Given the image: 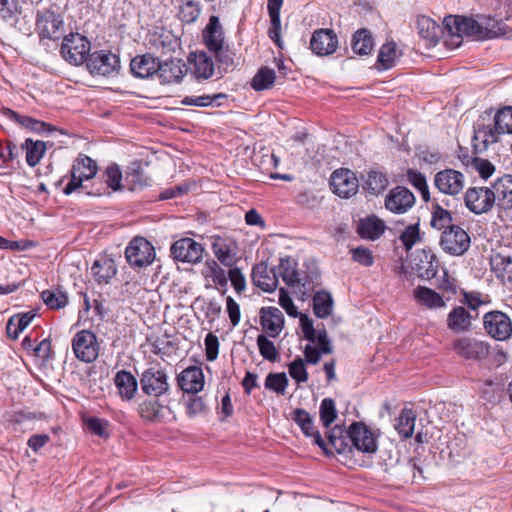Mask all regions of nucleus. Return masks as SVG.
<instances>
[{
    "label": "nucleus",
    "instance_id": "obj_50",
    "mask_svg": "<svg viewBox=\"0 0 512 512\" xmlns=\"http://www.w3.org/2000/svg\"><path fill=\"white\" fill-rule=\"evenodd\" d=\"M318 280V275L315 273L304 274L301 273L298 277V283L295 284L293 291L304 299L308 297L310 293L314 290L316 282Z\"/></svg>",
    "mask_w": 512,
    "mask_h": 512
},
{
    "label": "nucleus",
    "instance_id": "obj_10",
    "mask_svg": "<svg viewBox=\"0 0 512 512\" xmlns=\"http://www.w3.org/2000/svg\"><path fill=\"white\" fill-rule=\"evenodd\" d=\"M486 333L497 341H505L512 335V321L501 311H490L483 317Z\"/></svg>",
    "mask_w": 512,
    "mask_h": 512
},
{
    "label": "nucleus",
    "instance_id": "obj_36",
    "mask_svg": "<svg viewBox=\"0 0 512 512\" xmlns=\"http://www.w3.org/2000/svg\"><path fill=\"white\" fill-rule=\"evenodd\" d=\"M416 414L413 410L404 408L401 410L395 424V429L404 439L410 438L414 433Z\"/></svg>",
    "mask_w": 512,
    "mask_h": 512
},
{
    "label": "nucleus",
    "instance_id": "obj_6",
    "mask_svg": "<svg viewBox=\"0 0 512 512\" xmlns=\"http://www.w3.org/2000/svg\"><path fill=\"white\" fill-rule=\"evenodd\" d=\"M126 260L133 268H143L153 263L155 250L143 237H135L125 249Z\"/></svg>",
    "mask_w": 512,
    "mask_h": 512
},
{
    "label": "nucleus",
    "instance_id": "obj_24",
    "mask_svg": "<svg viewBox=\"0 0 512 512\" xmlns=\"http://www.w3.org/2000/svg\"><path fill=\"white\" fill-rule=\"evenodd\" d=\"M260 324L270 337H277L284 326V316L276 307L261 309Z\"/></svg>",
    "mask_w": 512,
    "mask_h": 512
},
{
    "label": "nucleus",
    "instance_id": "obj_55",
    "mask_svg": "<svg viewBox=\"0 0 512 512\" xmlns=\"http://www.w3.org/2000/svg\"><path fill=\"white\" fill-rule=\"evenodd\" d=\"M409 182L419 190L421 196L425 202L429 201V189L425 176L417 171L409 170L407 173Z\"/></svg>",
    "mask_w": 512,
    "mask_h": 512
},
{
    "label": "nucleus",
    "instance_id": "obj_16",
    "mask_svg": "<svg viewBox=\"0 0 512 512\" xmlns=\"http://www.w3.org/2000/svg\"><path fill=\"white\" fill-rule=\"evenodd\" d=\"M330 186L339 197L350 198L357 193L359 182L351 170L338 169L331 175Z\"/></svg>",
    "mask_w": 512,
    "mask_h": 512
},
{
    "label": "nucleus",
    "instance_id": "obj_51",
    "mask_svg": "<svg viewBox=\"0 0 512 512\" xmlns=\"http://www.w3.org/2000/svg\"><path fill=\"white\" fill-rule=\"evenodd\" d=\"M200 13V3L192 0L184 2L179 8V17L182 22L187 24L194 23L198 19Z\"/></svg>",
    "mask_w": 512,
    "mask_h": 512
},
{
    "label": "nucleus",
    "instance_id": "obj_57",
    "mask_svg": "<svg viewBox=\"0 0 512 512\" xmlns=\"http://www.w3.org/2000/svg\"><path fill=\"white\" fill-rule=\"evenodd\" d=\"M290 376L297 383H304L308 380V373L305 368V362L302 358L298 357L293 360L288 366Z\"/></svg>",
    "mask_w": 512,
    "mask_h": 512
},
{
    "label": "nucleus",
    "instance_id": "obj_19",
    "mask_svg": "<svg viewBox=\"0 0 512 512\" xmlns=\"http://www.w3.org/2000/svg\"><path fill=\"white\" fill-rule=\"evenodd\" d=\"M415 204L414 194L406 187L397 186L385 198V207L395 213L404 214Z\"/></svg>",
    "mask_w": 512,
    "mask_h": 512
},
{
    "label": "nucleus",
    "instance_id": "obj_21",
    "mask_svg": "<svg viewBox=\"0 0 512 512\" xmlns=\"http://www.w3.org/2000/svg\"><path fill=\"white\" fill-rule=\"evenodd\" d=\"M179 387L185 393L197 394L204 388V374L202 368L198 366H189L184 369L177 377Z\"/></svg>",
    "mask_w": 512,
    "mask_h": 512
},
{
    "label": "nucleus",
    "instance_id": "obj_22",
    "mask_svg": "<svg viewBox=\"0 0 512 512\" xmlns=\"http://www.w3.org/2000/svg\"><path fill=\"white\" fill-rule=\"evenodd\" d=\"M202 37L209 51L219 49L221 45L225 44L223 26L218 16H210L208 23L202 31Z\"/></svg>",
    "mask_w": 512,
    "mask_h": 512
},
{
    "label": "nucleus",
    "instance_id": "obj_31",
    "mask_svg": "<svg viewBox=\"0 0 512 512\" xmlns=\"http://www.w3.org/2000/svg\"><path fill=\"white\" fill-rule=\"evenodd\" d=\"M386 229L385 223L376 216H370L360 220L358 233L362 238L376 240L381 237Z\"/></svg>",
    "mask_w": 512,
    "mask_h": 512
},
{
    "label": "nucleus",
    "instance_id": "obj_15",
    "mask_svg": "<svg viewBox=\"0 0 512 512\" xmlns=\"http://www.w3.org/2000/svg\"><path fill=\"white\" fill-rule=\"evenodd\" d=\"M119 58L110 51H95L89 55L86 66L92 75L107 76L119 67Z\"/></svg>",
    "mask_w": 512,
    "mask_h": 512
},
{
    "label": "nucleus",
    "instance_id": "obj_13",
    "mask_svg": "<svg viewBox=\"0 0 512 512\" xmlns=\"http://www.w3.org/2000/svg\"><path fill=\"white\" fill-rule=\"evenodd\" d=\"M167 379L168 377L163 370L150 367L140 377L141 389L148 396L160 397L169 390Z\"/></svg>",
    "mask_w": 512,
    "mask_h": 512
},
{
    "label": "nucleus",
    "instance_id": "obj_39",
    "mask_svg": "<svg viewBox=\"0 0 512 512\" xmlns=\"http://www.w3.org/2000/svg\"><path fill=\"white\" fill-rule=\"evenodd\" d=\"M296 266L297 263L290 257L282 258L278 266L282 280L292 289L295 287L296 283L299 284L298 277L301 274V272L297 270Z\"/></svg>",
    "mask_w": 512,
    "mask_h": 512
},
{
    "label": "nucleus",
    "instance_id": "obj_20",
    "mask_svg": "<svg viewBox=\"0 0 512 512\" xmlns=\"http://www.w3.org/2000/svg\"><path fill=\"white\" fill-rule=\"evenodd\" d=\"M211 248L222 265L232 267L236 263L237 244L232 239L216 236L213 238Z\"/></svg>",
    "mask_w": 512,
    "mask_h": 512
},
{
    "label": "nucleus",
    "instance_id": "obj_2",
    "mask_svg": "<svg viewBox=\"0 0 512 512\" xmlns=\"http://www.w3.org/2000/svg\"><path fill=\"white\" fill-rule=\"evenodd\" d=\"M351 440L353 446L364 453H374L377 449L376 438L366 425L360 422H354L350 425L348 431L335 426L328 435L329 443L338 451L344 449L343 434Z\"/></svg>",
    "mask_w": 512,
    "mask_h": 512
},
{
    "label": "nucleus",
    "instance_id": "obj_7",
    "mask_svg": "<svg viewBox=\"0 0 512 512\" xmlns=\"http://www.w3.org/2000/svg\"><path fill=\"white\" fill-rule=\"evenodd\" d=\"M72 349L78 360L92 363L97 359L100 347L93 332L81 330L73 337Z\"/></svg>",
    "mask_w": 512,
    "mask_h": 512
},
{
    "label": "nucleus",
    "instance_id": "obj_12",
    "mask_svg": "<svg viewBox=\"0 0 512 512\" xmlns=\"http://www.w3.org/2000/svg\"><path fill=\"white\" fill-rule=\"evenodd\" d=\"M493 189L487 187H471L464 196L465 206L475 214H483L491 210L495 204Z\"/></svg>",
    "mask_w": 512,
    "mask_h": 512
},
{
    "label": "nucleus",
    "instance_id": "obj_29",
    "mask_svg": "<svg viewBox=\"0 0 512 512\" xmlns=\"http://www.w3.org/2000/svg\"><path fill=\"white\" fill-rule=\"evenodd\" d=\"M491 269L504 284L512 286V257L497 253L491 257Z\"/></svg>",
    "mask_w": 512,
    "mask_h": 512
},
{
    "label": "nucleus",
    "instance_id": "obj_28",
    "mask_svg": "<svg viewBox=\"0 0 512 512\" xmlns=\"http://www.w3.org/2000/svg\"><path fill=\"white\" fill-rule=\"evenodd\" d=\"M130 69L134 76L138 78H148L159 69V62L150 54L137 56L131 60Z\"/></svg>",
    "mask_w": 512,
    "mask_h": 512
},
{
    "label": "nucleus",
    "instance_id": "obj_3",
    "mask_svg": "<svg viewBox=\"0 0 512 512\" xmlns=\"http://www.w3.org/2000/svg\"><path fill=\"white\" fill-rule=\"evenodd\" d=\"M512 134V107H503L493 117V123L486 124L481 117L474 125V140L485 146L496 143L500 135Z\"/></svg>",
    "mask_w": 512,
    "mask_h": 512
},
{
    "label": "nucleus",
    "instance_id": "obj_8",
    "mask_svg": "<svg viewBox=\"0 0 512 512\" xmlns=\"http://www.w3.org/2000/svg\"><path fill=\"white\" fill-rule=\"evenodd\" d=\"M96 173V162L86 155H80L75 160L72 166L71 179L65 186L63 192L66 195H70L71 193L82 187V183L84 180H89L93 178L96 175Z\"/></svg>",
    "mask_w": 512,
    "mask_h": 512
},
{
    "label": "nucleus",
    "instance_id": "obj_41",
    "mask_svg": "<svg viewBox=\"0 0 512 512\" xmlns=\"http://www.w3.org/2000/svg\"><path fill=\"white\" fill-rule=\"evenodd\" d=\"M192 64L197 78L208 79L214 73L213 61L205 52L195 53Z\"/></svg>",
    "mask_w": 512,
    "mask_h": 512
},
{
    "label": "nucleus",
    "instance_id": "obj_48",
    "mask_svg": "<svg viewBox=\"0 0 512 512\" xmlns=\"http://www.w3.org/2000/svg\"><path fill=\"white\" fill-rule=\"evenodd\" d=\"M43 302L52 309H60L68 304L67 294L59 289L44 290L41 293Z\"/></svg>",
    "mask_w": 512,
    "mask_h": 512
},
{
    "label": "nucleus",
    "instance_id": "obj_9",
    "mask_svg": "<svg viewBox=\"0 0 512 512\" xmlns=\"http://www.w3.org/2000/svg\"><path fill=\"white\" fill-rule=\"evenodd\" d=\"M470 243V236L458 225L444 230L440 238L441 248L452 256L463 255L469 249Z\"/></svg>",
    "mask_w": 512,
    "mask_h": 512
},
{
    "label": "nucleus",
    "instance_id": "obj_49",
    "mask_svg": "<svg viewBox=\"0 0 512 512\" xmlns=\"http://www.w3.org/2000/svg\"><path fill=\"white\" fill-rule=\"evenodd\" d=\"M203 275L211 278L215 284L220 286L227 285V277L224 269L213 259H209L205 262Z\"/></svg>",
    "mask_w": 512,
    "mask_h": 512
},
{
    "label": "nucleus",
    "instance_id": "obj_32",
    "mask_svg": "<svg viewBox=\"0 0 512 512\" xmlns=\"http://www.w3.org/2000/svg\"><path fill=\"white\" fill-rule=\"evenodd\" d=\"M115 385L123 399L131 400L137 392V380L128 371H118L114 378Z\"/></svg>",
    "mask_w": 512,
    "mask_h": 512
},
{
    "label": "nucleus",
    "instance_id": "obj_37",
    "mask_svg": "<svg viewBox=\"0 0 512 512\" xmlns=\"http://www.w3.org/2000/svg\"><path fill=\"white\" fill-rule=\"evenodd\" d=\"M157 74L164 83H178L184 76L180 63L175 61L159 63Z\"/></svg>",
    "mask_w": 512,
    "mask_h": 512
},
{
    "label": "nucleus",
    "instance_id": "obj_14",
    "mask_svg": "<svg viewBox=\"0 0 512 512\" xmlns=\"http://www.w3.org/2000/svg\"><path fill=\"white\" fill-rule=\"evenodd\" d=\"M434 185L441 193L455 196L464 189L465 176L455 169H444L435 174Z\"/></svg>",
    "mask_w": 512,
    "mask_h": 512
},
{
    "label": "nucleus",
    "instance_id": "obj_52",
    "mask_svg": "<svg viewBox=\"0 0 512 512\" xmlns=\"http://www.w3.org/2000/svg\"><path fill=\"white\" fill-rule=\"evenodd\" d=\"M319 414L323 426L328 428L337 417L335 401L331 398H324L320 404Z\"/></svg>",
    "mask_w": 512,
    "mask_h": 512
},
{
    "label": "nucleus",
    "instance_id": "obj_18",
    "mask_svg": "<svg viewBox=\"0 0 512 512\" xmlns=\"http://www.w3.org/2000/svg\"><path fill=\"white\" fill-rule=\"evenodd\" d=\"M338 47V37L332 29L321 28L312 33L310 48L318 56L333 54Z\"/></svg>",
    "mask_w": 512,
    "mask_h": 512
},
{
    "label": "nucleus",
    "instance_id": "obj_62",
    "mask_svg": "<svg viewBox=\"0 0 512 512\" xmlns=\"http://www.w3.org/2000/svg\"><path fill=\"white\" fill-rule=\"evenodd\" d=\"M228 276L237 293L240 294L246 289V279L238 267H230Z\"/></svg>",
    "mask_w": 512,
    "mask_h": 512
},
{
    "label": "nucleus",
    "instance_id": "obj_47",
    "mask_svg": "<svg viewBox=\"0 0 512 512\" xmlns=\"http://www.w3.org/2000/svg\"><path fill=\"white\" fill-rule=\"evenodd\" d=\"M431 226L438 230H448L456 225L452 224L451 213L439 205H436L432 212Z\"/></svg>",
    "mask_w": 512,
    "mask_h": 512
},
{
    "label": "nucleus",
    "instance_id": "obj_42",
    "mask_svg": "<svg viewBox=\"0 0 512 512\" xmlns=\"http://www.w3.org/2000/svg\"><path fill=\"white\" fill-rule=\"evenodd\" d=\"M400 56L401 52L397 49L394 42L386 43L380 48L377 62L382 69L387 70L395 65Z\"/></svg>",
    "mask_w": 512,
    "mask_h": 512
},
{
    "label": "nucleus",
    "instance_id": "obj_5",
    "mask_svg": "<svg viewBox=\"0 0 512 512\" xmlns=\"http://www.w3.org/2000/svg\"><path fill=\"white\" fill-rule=\"evenodd\" d=\"M35 26L40 39L55 41L63 34L64 20L61 14L50 7L37 12Z\"/></svg>",
    "mask_w": 512,
    "mask_h": 512
},
{
    "label": "nucleus",
    "instance_id": "obj_63",
    "mask_svg": "<svg viewBox=\"0 0 512 512\" xmlns=\"http://www.w3.org/2000/svg\"><path fill=\"white\" fill-rule=\"evenodd\" d=\"M127 180L131 184V189H141L149 184L148 177L140 169H133L127 174Z\"/></svg>",
    "mask_w": 512,
    "mask_h": 512
},
{
    "label": "nucleus",
    "instance_id": "obj_45",
    "mask_svg": "<svg viewBox=\"0 0 512 512\" xmlns=\"http://www.w3.org/2000/svg\"><path fill=\"white\" fill-rule=\"evenodd\" d=\"M214 57L216 58L217 62L219 63V68L222 69L224 72H227L228 70H232L235 66L234 61V52L229 48V46L223 44L219 47V49H213L210 51Z\"/></svg>",
    "mask_w": 512,
    "mask_h": 512
},
{
    "label": "nucleus",
    "instance_id": "obj_1",
    "mask_svg": "<svg viewBox=\"0 0 512 512\" xmlns=\"http://www.w3.org/2000/svg\"><path fill=\"white\" fill-rule=\"evenodd\" d=\"M417 30L427 48L434 47L445 36L444 45L449 49H456L461 46L464 37L476 41L493 39L505 35L508 26L503 21L486 15H448L441 26L432 18L422 15L417 18Z\"/></svg>",
    "mask_w": 512,
    "mask_h": 512
},
{
    "label": "nucleus",
    "instance_id": "obj_61",
    "mask_svg": "<svg viewBox=\"0 0 512 512\" xmlns=\"http://www.w3.org/2000/svg\"><path fill=\"white\" fill-rule=\"evenodd\" d=\"M206 358L208 361H214L219 353L218 337L213 333H208L205 337Z\"/></svg>",
    "mask_w": 512,
    "mask_h": 512
},
{
    "label": "nucleus",
    "instance_id": "obj_4",
    "mask_svg": "<svg viewBox=\"0 0 512 512\" xmlns=\"http://www.w3.org/2000/svg\"><path fill=\"white\" fill-rule=\"evenodd\" d=\"M90 50V41L85 36L70 33L63 38L60 53L65 61L78 66L87 62Z\"/></svg>",
    "mask_w": 512,
    "mask_h": 512
},
{
    "label": "nucleus",
    "instance_id": "obj_46",
    "mask_svg": "<svg viewBox=\"0 0 512 512\" xmlns=\"http://www.w3.org/2000/svg\"><path fill=\"white\" fill-rule=\"evenodd\" d=\"M163 406L157 400H147L139 405V414L148 421H159L162 418Z\"/></svg>",
    "mask_w": 512,
    "mask_h": 512
},
{
    "label": "nucleus",
    "instance_id": "obj_53",
    "mask_svg": "<svg viewBox=\"0 0 512 512\" xmlns=\"http://www.w3.org/2000/svg\"><path fill=\"white\" fill-rule=\"evenodd\" d=\"M288 385L285 373H270L265 379V388L283 395Z\"/></svg>",
    "mask_w": 512,
    "mask_h": 512
},
{
    "label": "nucleus",
    "instance_id": "obj_17",
    "mask_svg": "<svg viewBox=\"0 0 512 512\" xmlns=\"http://www.w3.org/2000/svg\"><path fill=\"white\" fill-rule=\"evenodd\" d=\"M170 251L175 260L195 264L201 261L204 248L191 238H182L172 244Z\"/></svg>",
    "mask_w": 512,
    "mask_h": 512
},
{
    "label": "nucleus",
    "instance_id": "obj_43",
    "mask_svg": "<svg viewBox=\"0 0 512 512\" xmlns=\"http://www.w3.org/2000/svg\"><path fill=\"white\" fill-rule=\"evenodd\" d=\"M333 308V300L329 293L318 291L313 296V311L319 318L328 317Z\"/></svg>",
    "mask_w": 512,
    "mask_h": 512
},
{
    "label": "nucleus",
    "instance_id": "obj_54",
    "mask_svg": "<svg viewBox=\"0 0 512 512\" xmlns=\"http://www.w3.org/2000/svg\"><path fill=\"white\" fill-rule=\"evenodd\" d=\"M224 94H215V95H201V96H186L181 100V104L186 106H197V107H207L213 105V103L220 99L225 98Z\"/></svg>",
    "mask_w": 512,
    "mask_h": 512
},
{
    "label": "nucleus",
    "instance_id": "obj_23",
    "mask_svg": "<svg viewBox=\"0 0 512 512\" xmlns=\"http://www.w3.org/2000/svg\"><path fill=\"white\" fill-rule=\"evenodd\" d=\"M292 419L301 428L305 436L311 438L313 443L321 449L326 450V443L319 431L315 429L313 419L306 410L297 408L293 411Z\"/></svg>",
    "mask_w": 512,
    "mask_h": 512
},
{
    "label": "nucleus",
    "instance_id": "obj_34",
    "mask_svg": "<svg viewBox=\"0 0 512 512\" xmlns=\"http://www.w3.org/2000/svg\"><path fill=\"white\" fill-rule=\"evenodd\" d=\"M4 115L30 131L37 132V133L52 131V128L49 124L39 121V120L34 119L29 116L19 115L18 113H16L15 111H13L11 109H8V108L5 109Z\"/></svg>",
    "mask_w": 512,
    "mask_h": 512
},
{
    "label": "nucleus",
    "instance_id": "obj_35",
    "mask_svg": "<svg viewBox=\"0 0 512 512\" xmlns=\"http://www.w3.org/2000/svg\"><path fill=\"white\" fill-rule=\"evenodd\" d=\"M351 46L353 52L360 56L370 54L374 47L371 33L367 29L356 31L352 37Z\"/></svg>",
    "mask_w": 512,
    "mask_h": 512
},
{
    "label": "nucleus",
    "instance_id": "obj_56",
    "mask_svg": "<svg viewBox=\"0 0 512 512\" xmlns=\"http://www.w3.org/2000/svg\"><path fill=\"white\" fill-rule=\"evenodd\" d=\"M257 345L261 356L268 361H275L278 357V351L272 341L265 335L257 337Z\"/></svg>",
    "mask_w": 512,
    "mask_h": 512
},
{
    "label": "nucleus",
    "instance_id": "obj_64",
    "mask_svg": "<svg viewBox=\"0 0 512 512\" xmlns=\"http://www.w3.org/2000/svg\"><path fill=\"white\" fill-rule=\"evenodd\" d=\"M88 429L100 437L107 436L108 422L96 417H90L86 420Z\"/></svg>",
    "mask_w": 512,
    "mask_h": 512
},
{
    "label": "nucleus",
    "instance_id": "obj_59",
    "mask_svg": "<svg viewBox=\"0 0 512 512\" xmlns=\"http://www.w3.org/2000/svg\"><path fill=\"white\" fill-rule=\"evenodd\" d=\"M400 240L407 250L411 249L420 241V232L418 224H412L405 228L400 235Z\"/></svg>",
    "mask_w": 512,
    "mask_h": 512
},
{
    "label": "nucleus",
    "instance_id": "obj_11",
    "mask_svg": "<svg viewBox=\"0 0 512 512\" xmlns=\"http://www.w3.org/2000/svg\"><path fill=\"white\" fill-rule=\"evenodd\" d=\"M452 348L458 356L467 360H482L489 354L486 342L468 336L455 339Z\"/></svg>",
    "mask_w": 512,
    "mask_h": 512
},
{
    "label": "nucleus",
    "instance_id": "obj_60",
    "mask_svg": "<svg viewBox=\"0 0 512 512\" xmlns=\"http://www.w3.org/2000/svg\"><path fill=\"white\" fill-rule=\"evenodd\" d=\"M207 406L202 397L193 396L186 405V413L189 417H195L204 414Z\"/></svg>",
    "mask_w": 512,
    "mask_h": 512
},
{
    "label": "nucleus",
    "instance_id": "obj_27",
    "mask_svg": "<svg viewBox=\"0 0 512 512\" xmlns=\"http://www.w3.org/2000/svg\"><path fill=\"white\" fill-rule=\"evenodd\" d=\"M252 280L255 286L265 292H272L277 288L278 280L273 270H269L267 265L260 263L252 270Z\"/></svg>",
    "mask_w": 512,
    "mask_h": 512
},
{
    "label": "nucleus",
    "instance_id": "obj_38",
    "mask_svg": "<svg viewBox=\"0 0 512 512\" xmlns=\"http://www.w3.org/2000/svg\"><path fill=\"white\" fill-rule=\"evenodd\" d=\"M22 148L26 149V162L29 166L35 167L40 163L46 151V144L43 141H34L27 138L22 144Z\"/></svg>",
    "mask_w": 512,
    "mask_h": 512
},
{
    "label": "nucleus",
    "instance_id": "obj_25",
    "mask_svg": "<svg viewBox=\"0 0 512 512\" xmlns=\"http://www.w3.org/2000/svg\"><path fill=\"white\" fill-rule=\"evenodd\" d=\"M117 268L113 259L107 256L97 258L91 266V275L98 284H108L116 275Z\"/></svg>",
    "mask_w": 512,
    "mask_h": 512
},
{
    "label": "nucleus",
    "instance_id": "obj_44",
    "mask_svg": "<svg viewBox=\"0 0 512 512\" xmlns=\"http://www.w3.org/2000/svg\"><path fill=\"white\" fill-rule=\"evenodd\" d=\"M276 81V73L273 69L262 67L252 79L251 86L255 91L270 89Z\"/></svg>",
    "mask_w": 512,
    "mask_h": 512
},
{
    "label": "nucleus",
    "instance_id": "obj_40",
    "mask_svg": "<svg viewBox=\"0 0 512 512\" xmlns=\"http://www.w3.org/2000/svg\"><path fill=\"white\" fill-rule=\"evenodd\" d=\"M388 183V178L384 173L372 170L364 180L363 189L372 195H378L387 188Z\"/></svg>",
    "mask_w": 512,
    "mask_h": 512
},
{
    "label": "nucleus",
    "instance_id": "obj_30",
    "mask_svg": "<svg viewBox=\"0 0 512 512\" xmlns=\"http://www.w3.org/2000/svg\"><path fill=\"white\" fill-rule=\"evenodd\" d=\"M472 319L464 307L456 306L447 315V327L453 332L468 331L472 326Z\"/></svg>",
    "mask_w": 512,
    "mask_h": 512
},
{
    "label": "nucleus",
    "instance_id": "obj_33",
    "mask_svg": "<svg viewBox=\"0 0 512 512\" xmlns=\"http://www.w3.org/2000/svg\"><path fill=\"white\" fill-rule=\"evenodd\" d=\"M417 302L429 309H440L446 306L443 297L428 287L420 286L414 291Z\"/></svg>",
    "mask_w": 512,
    "mask_h": 512
},
{
    "label": "nucleus",
    "instance_id": "obj_58",
    "mask_svg": "<svg viewBox=\"0 0 512 512\" xmlns=\"http://www.w3.org/2000/svg\"><path fill=\"white\" fill-rule=\"evenodd\" d=\"M105 182L108 187L114 191L121 188L122 172L118 165L112 164L107 167L105 173Z\"/></svg>",
    "mask_w": 512,
    "mask_h": 512
},
{
    "label": "nucleus",
    "instance_id": "obj_26",
    "mask_svg": "<svg viewBox=\"0 0 512 512\" xmlns=\"http://www.w3.org/2000/svg\"><path fill=\"white\" fill-rule=\"evenodd\" d=\"M495 203L500 209H512V177L505 175L493 185Z\"/></svg>",
    "mask_w": 512,
    "mask_h": 512
}]
</instances>
